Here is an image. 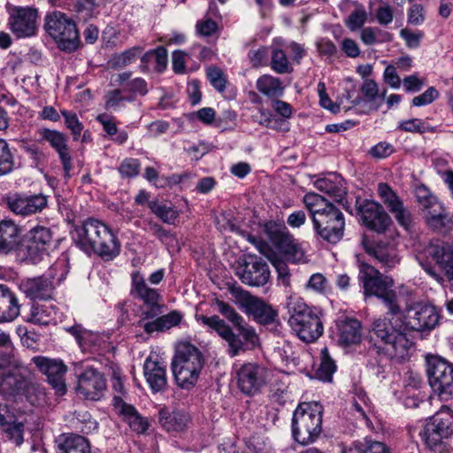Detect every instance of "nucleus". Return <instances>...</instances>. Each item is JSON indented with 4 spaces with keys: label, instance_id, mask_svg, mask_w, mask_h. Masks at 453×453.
Instances as JSON below:
<instances>
[{
    "label": "nucleus",
    "instance_id": "nucleus-31",
    "mask_svg": "<svg viewBox=\"0 0 453 453\" xmlns=\"http://www.w3.org/2000/svg\"><path fill=\"white\" fill-rule=\"evenodd\" d=\"M189 415L183 411H170L168 408H162L158 411V422L163 429L168 433L182 432L188 425Z\"/></svg>",
    "mask_w": 453,
    "mask_h": 453
},
{
    "label": "nucleus",
    "instance_id": "nucleus-27",
    "mask_svg": "<svg viewBox=\"0 0 453 453\" xmlns=\"http://www.w3.org/2000/svg\"><path fill=\"white\" fill-rule=\"evenodd\" d=\"M41 138L50 143V145L58 152L65 176H69L73 168L72 157L67 146L66 136L58 131L49 128H43L39 131Z\"/></svg>",
    "mask_w": 453,
    "mask_h": 453
},
{
    "label": "nucleus",
    "instance_id": "nucleus-48",
    "mask_svg": "<svg viewBox=\"0 0 453 453\" xmlns=\"http://www.w3.org/2000/svg\"><path fill=\"white\" fill-rule=\"evenodd\" d=\"M317 189L329 195L336 202H342L345 196V191L340 185V182L333 181L329 179H319L314 183Z\"/></svg>",
    "mask_w": 453,
    "mask_h": 453
},
{
    "label": "nucleus",
    "instance_id": "nucleus-14",
    "mask_svg": "<svg viewBox=\"0 0 453 453\" xmlns=\"http://www.w3.org/2000/svg\"><path fill=\"white\" fill-rule=\"evenodd\" d=\"M130 295L142 303L140 319H154L162 313L164 304L160 290L150 287L139 271L131 273Z\"/></svg>",
    "mask_w": 453,
    "mask_h": 453
},
{
    "label": "nucleus",
    "instance_id": "nucleus-60",
    "mask_svg": "<svg viewBox=\"0 0 453 453\" xmlns=\"http://www.w3.org/2000/svg\"><path fill=\"white\" fill-rule=\"evenodd\" d=\"M397 129L408 133L423 134L427 131L426 123L421 119H410L398 123Z\"/></svg>",
    "mask_w": 453,
    "mask_h": 453
},
{
    "label": "nucleus",
    "instance_id": "nucleus-54",
    "mask_svg": "<svg viewBox=\"0 0 453 453\" xmlns=\"http://www.w3.org/2000/svg\"><path fill=\"white\" fill-rule=\"evenodd\" d=\"M14 168V159L8 143L0 139V176L11 173Z\"/></svg>",
    "mask_w": 453,
    "mask_h": 453
},
{
    "label": "nucleus",
    "instance_id": "nucleus-50",
    "mask_svg": "<svg viewBox=\"0 0 453 453\" xmlns=\"http://www.w3.org/2000/svg\"><path fill=\"white\" fill-rule=\"evenodd\" d=\"M142 49L139 46L132 47L125 51L113 56L111 65L115 69L123 68L134 63L137 57L142 53Z\"/></svg>",
    "mask_w": 453,
    "mask_h": 453
},
{
    "label": "nucleus",
    "instance_id": "nucleus-3",
    "mask_svg": "<svg viewBox=\"0 0 453 453\" xmlns=\"http://www.w3.org/2000/svg\"><path fill=\"white\" fill-rule=\"evenodd\" d=\"M303 201L316 235L329 243L339 242L343 237L345 229V219L342 211L316 193H307Z\"/></svg>",
    "mask_w": 453,
    "mask_h": 453
},
{
    "label": "nucleus",
    "instance_id": "nucleus-24",
    "mask_svg": "<svg viewBox=\"0 0 453 453\" xmlns=\"http://www.w3.org/2000/svg\"><path fill=\"white\" fill-rule=\"evenodd\" d=\"M7 204L12 212L26 217L42 212L48 206V196L43 194L16 195L8 198Z\"/></svg>",
    "mask_w": 453,
    "mask_h": 453
},
{
    "label": "nucleus",
    "instance_id": "nucleus-57",
    "mask_svg": "<svg viewBox=\"0 0 453 453\" xmlns=\"http://www.w3.org/2000/svg\"><path fill=\"white\" fill-rule=\"evenodd\" d=\"M9 440L13 441L16 445L19 446L23 443L24 438V424L21 421H12L11 426H4L2 427Z\"/></svg>",
    "mask_w": 453,
    "mask_h": 453
},
{
    "label": "nucleus",
    "instance_id": "nucleus-59",
    "mask_svg": "<svg viewBox=\"0 0 453 453\" xmlns=\"http://www.w3.org/2000/svg\"><path fill=\"white\" fill-rule=\"evenodd\" d=\"M273 265L275 267L278 273V283L286 288L290 286V273L286 262L274 257L271 258Z\"/></svg>",
    "mask_w": 453,
    "mask_h": 453
},
{
    "label": "nucleus",
    "instance_id": "nucleus-13",
    "mask_svg": "<svg viewBox=\"0 0 453 453\" xmlns=\"http://www.w3.org/2000/svg\"><path fill=\"white\" fill-rule=\"evenodd\" d=\"M261 227L270 242L288 260L294 263L303 261L304 250L289 233L284 221L268 220L262 224Z\"/></svg>",
    "mask_w": 453,
    "mask_h": 453
},
{
    "label": "nucleus",
    "instance_id": "nucleus-46",
    "mask_svg": "<svg viewBox=\"0 0 453 453\" xmlns=\"http://www.w3.org/2000/svg\"><path fill=\"white\" fill-rule=\"evenodd\" d=\"M69 272L67 257L62 255L55 263L49 268L47 273L42 276H46L52 280L54 286L61 283L66 277Z\"/></svg>",
    "mask_w": 453,
    "mask_h": 453
},
{
    "label": "nucleus",
    "instance_id": "nucleus-20",
    "mask_svg": "<svg viewBox=\"0 0 453 453\" xmlns=\"http://www.w3.org/2000/svg\"><path fill=\"white\" fill-rule=\"evenodd\" d=\"M240 305L244 312L258 324L267 326L278 320L279 313L271 304L262 298L243 291L239 298Z\"/></svg>",
    "mask_w": 453,
    "mask_h": 453
},
{
    "label": "nucleus",
    "instance_id": "nucleus-47",
    "mask_svg": "<svg viewBox=\"0 0 453 453\" xmlns=\"http://www.w3.org/2000/svg\"><path fill=\"white\" fill-rule=\"evenodd\" d=\"M149 207L163 222L167 224H173L179 216L178 211L166 203L150 201Z\"/></svg>",
    "mask_w": 453,
    "mask_h": 453
},
{
    "label": "nucleus",
    "instance_id": "nucleus-53",
    "mask_svg": "<svg viewBox=\"0 0 453 453\" xmlns=\"http://www.w3.org/2000/svg\"><path fill=\"white\" fill-rule=\"evenodd\" d=\"M75 428L83 434H89L97 429V422L92 418L90 413L87 411H80L75 412Z\"/></svg>",
    "mask_w": 453,
    "mask_h": 453
},
{
    "label": "nucleus",
    "instance_id": "nucleus-49",
    "mask_svg": "<svg viewBox=\"0 0 453 453\" xmlns=\"http://www.w3.org/2000/svg\"><path fill=\"white\" fill-rule=\"evenodd\" d=\"M321 363L316 372L319 380L322 381H331L333 374L335 372L336 365L334 360L329 357L326 349L321 352Z\"/></svg>",
    "mask_w": 453,
    "mask_h": 453
},
{
    "label": "nucleus",
    "instance_id": "nucleus-8",
    "mask_svg": "<svg viewBox=\"0 0 453 453\" xmlns=\"http://www.w3.org/2000/svg\"><path fill=\"white\" fill-rule=\"evenodd\" d=\"M202 352L188 342H180L172 361V370L177 385L188 389L195 386L203 367Z\"/></svg>",
    "mask_w": 453,
    "mask_h": 453
},
{
    "label": "nucleus",
    "instance_id": "nucleus-35",
    "mask_svg": "<svg viewBox=\"0 0 453 453\" xmlns=\"http://www.w3.org/2000/svg\"><path fill=\"white\" fill-rule=\"evenodd\" d=\"M19 314V304L15 294L4 284H0V322L14 320Z\"/></svg>",
    "mask_w": 453,
    "mask_h": 453
},
{
    "label": "nucleus",
    "instance_id": "nucleus-33",
    "mask_svg": "<svg viewBox=\"0 0 453 453\" xmlns=\"http://www.w3.org/2000/svg\"><path fill=\"white\" fill-rule=\"evenodd\" d=\"M365 250L380 264L381 267L391 269L400 261L394 245L383 242L371 243L365 246Z\"/></svg>",
    "mask_w": 453,
    "mask_h": 453
},
{
    "label": "nucleus",
    "instance_id": "nucleus-37",
    "mask_svg": "<svg viewBox=\"0 0 453 453\" xmlns=\"http://www.w3.org/2000/svg\"><path fill=\"white\" fill-rule=\"evenodd\" d=\"M339 342L344 346L357 344L361 340V324L357 319L346 318L337 323Z\"/></svg>",
    "mask_w": 453,
    "mask_h": 453
},
{
    "label": "nucleus",
    "instance_id": "nucleus-38",
    "mask_svg": "<svg viewBox=\"0 0 453 453\" xmlns=\"http://www.w3.org/2000/svg\"><path fill=\"white\" fill-rule=\"evenodd\" d=\"M360 91L364 101L369 104L370 109L373 111H377L380 107L387 94L386 88L380 92L378 83L372 79H366L363 82Z\"/></svg>",
    "mask_w": 453,
    "mask_h": 453
},
{
    "label": "nucleus",
    "instance_id": "nucleus-17",
    "mask_svg": "<svg viewBox=\"0 0 453 453\" xmlns=\"http://www.w3.org/2000/svg\"><path fill=\"white\" fill-rule=\"evenodd\" d=\"M268 370L263 365L248 362L235 370L238 388L247 395H255L266 385Z\"/></svg>",
    "mask_w": 453,
    "mask_h": 453
},
{
    "label": "nucleus",
    "instance_id": "nucleus-34",
    "mask_svg": "<svg viewBox=\"0 0 453 453\" xmlns=\"http://www.w3.org/2000/svg\"><path fill=\"white\" fill-rule=\"evenodd\" d=\"M58 453H91L87 438L76 434H63L56 441Z\"/></svg>",
    "mask_w": 453,
    "mask_h": 453
},
{
    "label": "nucleus",
    "instance_id": "nucleus-32",
    "mask_svg": "<svg viewBox=\"0 0 453 453\" xmlns=\"http://www.w3.org/2000/svg\"><path fill=\"white\" fill-rule=\"evenodd\" d=\"M20 227L12 219L0 221V253L7 254L20 246Z\"/></svg>",
    "mask_w": 453,
    "mask_h": 453
},
{
    "label": "nucleus",
    "instance_id": "nucleus-40",
    "mask_svg": "<svg viewBox=\"0 0 453 453\" xmlns=\"http://www.w3.org/2000/svg\"><path fill=\"white\" fill-rule=\"evenodd\" d=\"M120 412L134 432L144 434L148 430L150 426L148 419L140 415L134 406L123 403Z\"/></svg>",
    "mask_w": 453,
    "mask_h": 453
},
{
    "label": "nucleus",
    "instance_id": "nucleus-45",
    "mask_svg": "<svg viewBox=\"0 0 453 453\" xmlns=\"http://www.w3.org/2000/svg\"><path fill=\"white\" fill-rule=\"evenodd\" d=\"M122 88L110 90L104 96L105 109L111 111H119L125 108L126 103H132L133 97L124 95Z\"/></svg>",
    "mask_w": 453,
    "mask_h": 453
},
{
    "label": "nucleus",
    "instance_id": "nucleus-39",
    "mask_svg": "<svg viewBox=\"0 0 453 453\" xmlns=\"http://www.w3.org/2000/svg\"><path fill=\"white\" fill-rule=\"evenodd\" d=\"M65 332L73 335L83 351H90L99 340V336L84 328L81 324L65 327Z\"/></svg>",
    "mask_w": 453,
    "mask_h": 453
},
{
    "label": "nucleus",
    "instance_id": "nucleus-26",
    "mask_svg": "<svg viewBox=\"0 0 453 453\" xmlns=\"http://www.w3.org/2000/svg\"><path fill=\"white\" fill-rule=\"evenodd\" d=\"M421 192L422 190L418 191V199L423 208L426 223L434 229L441 230L449 222L444 207L435 196L427 194L422 196ZM423 192L426 193V190Z\"/></svg>",
    "mask_w": 453,
    "mask_h": 453
},
{
    "label": "nucleus",
    "instance_id": "nucleus-12",
    "mask_svg": "<svg viewBox=\"0 0 453 453\" xmlns=\"http://www.w3.org/2000/svg\"><path fill=\"white\" fill-rule=\"evenodd\" d=\"M52 243V230L50 227L37 225L25 234L23 242L18 249V256L23 261L36 265L49 254Z\"/></svg>",
    "mask_w": 453,
    "mask_h": 453
},
{
    "label": "nucleus",
    "instance_id": "nucleus-28",
    "mask_svg": "<svg viewBox=\"0 0 453 453\" xmlns=\"http://www.w3.org/2000/svg\"><path fill=\"white\" fill-rule=\"evenodd\" d=\"M19 289L31 300H50L54 295V284L46 276L26 279L19 284Z\"/></svg>",
    "mask_w": 453,
    "mask_h": 453
},
{
    "label": "nucleus",
    "instance_id": "nucleus-64",
    "mask_svg": "<svg viewBox=\"0 0 453 453\" xmlns=\"http://www.w3.org/2000/svg\"><path fill=\"white\" fill-rule=\"evenodd\" d=\"M218 29V24L211 19H204L196 21V31L199 36L209 37Z\"/></svg>",
    "mask_w": 453,
    "mask_h": 453
},
{
    "label": "nucleus",
    "instance_id": "nucleus-30",
    "mask_svg": "<svg viewBox=\"0 0 453 453\" xmlns=\"http://www.w3.org/2000/svg\"><path fill=\"white\" fill-rule=\"evenodd\" d=\"M151 321L145 322L146 319H140L137 325L142 327L148 334L156 332H165L174 326H177L183 319V314L179 311H172L162 316H157Z\"/></svg>",
    "mask_w": 453,
    "mask_h": 453
},
{
    "label": "nucleus",
    "instance_id": "nucleus-5",
    "mask_svg": "<svg viewBox=\"0 0 453 453\" xmlns=\"http://www.w3.org/2000/svg\"><path fill=\"white\" fill-rule=\"evenodd\" d=\"M0 394L4 396L24 395L32 405L45 401L43 388L23 375L15 367L10 353L0 356Z\"/></svg>",
    "mask_w": 453,
    "mask_h": 453
},
{
    "label": "nucleus",
    "instance_id": "nucleus-42",
    "mask_svg": "<svg viewBox=\"0 0 453 453\" xmlns=\"http://www.w3.org/2000/svg\"><path fill=\"white\" fill-rule=\"evenodd\" d=\"M56 308L52 304L34 305L31 310L29 321L41 326L56 323Z\"/></svg>",
    "mask_w": 453,
    "mask_h": 453
},
{
    "label": "nucleus",
    "instance_id": "nucleus-21",
    "mask_svg": "<svg viewBox=\"0 0 453 453\" xmlns=\"http://www.w3.org/2000/svg\"><path fill=\"white\" fill-rule=\"evenodd\" d=\"M33 361L40 372L46 375L49 384L55 389L56 394L60 395L65 394L66 385L65 376L67 372V367L63 361L45 357H34Z\"/></svg>",
    "mask_w": 453,
    "mask_h": 453
},
{
    "label": "nucleus",
    "instance_id": "nucleus-15",
    "mask_svg": "<svg viewBox=\"0 0 453 453\" xmlns=\"http://www.w3.org/2000/svg\"><path fill=\"white\" fill-rule=\"evenodd\" d=\"M426 373L433 390L443 400L453 396V364L439 356L426 357Z\"/></svg>",
    "mask_w": 453,
    "mask_h": 453
},
{
    "label": "nucleus",
    "instance_id": "nucleus-18",
    "mask_svg": "<svg viewBox=\"0 0 453 453\" xmlns=\"http://www.w3.org/2000/svg\"><path fill=\"white\" fill-rule=\"evenodd\" d=\"M235 274L243 284L251 287L264 286L270 279L268 265L256 256L245 257L236 267Z\"/></svg>",
    "mask_w": 453,
    "mask_h": 453
},
{
    "label": "nucleus",
    "instance_id": "nucleus-55",
    "mask_svg": "<svg viewBox=\"0 0 453 453\" xmlns=\"http://www.w3.org/2000/svg\"><path fill=\"white\" fill-rule=\"evenodd\" d=\"M61 114L65 119V124L73 134V141H78L81 138V132L84 128L83 124L79 120L75 112L61 110Z\"/></svg>",
    "mask_w": 453,
    "mask_h": 453
},
{
    "label": "nucleus",
    "instance_id": "nucleus-51",
    "mask_svg": "<svg viewBox=\"0 0 453 453\" xmlns=\"http://www.w3.org/2000/svg\"><path fill=\"white\" fill-rule=\"evenodd\" d=\"M206 77L210 84L219 93L225 91L228 83L226 73L216 65L206 68Z\"/></svg>",
    "mask_w": 453,
    "mask_h": 453
},
{
    "label": "nucleus",
    "instance_id": "nucleus-52",
    "mask_svg": "<svg viewBox=\"0 0 453 453\" xmlns=\"http://www.w3.org/2000/svg\"><path fill=\"white\" fill-rule=\"evenodd\" d=\"M271 68L277 73H289L292 71L286 53L280 49H273L271 55Z\"/></svg>",
    "mask_w": 453,
    "mask_h": 453
},
{
    "label": "nucleus",
    "instance_id": "nucleus-41",
    "mask_svg": "<svg viewBox=\"0 0 453 453\" xmlns=\"http://www.w3.org/2000/svg\"><path fill=\"white\" fill-rule=\"evenodd\" d=\"M257 88L260 93L273 99L281 96L284 91L280 80L269 74L257 79Z\"/></svg>",
    "mask_w": 453,
    "mask_h": 453
},
{
    "label": "nucleus",
    "instance_id": "nucleus-10",
    "mask_svg": "<svg viewBox=\"0 0 453 453\" xmlns=\"http://www.w3.org/2000/svg\"><path fill=\"white\" fill-rule=\"evenodd\" d=\"M43 27L61 50L73 52L80 47L81 40L76 22L67 14L59 11L47 13Z\"/></svg>",
    "mask_w": 453,
    "mask_h": 453
},
{
    "label": "nucleus",
    "instance_id": "nucleus-23",
    "mask_svg": "<svg viewBox=\"0 0 453 453\" xmlns=\"http://www.w3.org/2000/svg\"><path fill=\"white\" fill-rule=\"evenodd\" d=\"M377 193L388 211L395 216L396 221L404 228L411 224V214L404 207L402 200L388 183L378 185Z\"/></svg>",
    "mask_w": 453,
    "mask_h": 453
},
{
    "label": "nucleus",
    "instance_id": "nucleus-29",
    "mask_svg": "<svg viewBox=\"0 0 453 453\" xmlns=\"http://www.w3.org/2000/svg\"><path fill=\"white\" fill-rule=\"evenodd\" d=\"M143 373L153 394L163 393L167 389L166 365L147 358L143 365Z\"/></svg>",
    "mask_w": 453,
    "mask_h": 453
},
{
    "label": "nucleus",
    "instance_id": "nucleus-22",
    "mask_svg": "<svg viewBox=\"0 0 453 453\" xmlns=\"http://www.w3.org/2000/svg\"><path fill=\"white\" fill-rule=\"evenodd\" d=\"M77 390L85 399L98 401L106 390V380L102 372L89 367L79 375Z\"/></svg>",
    "mask_w": 453,
    "mask_h": 453
},
{
    "label": "nucleus",
    "instance_id": "nucleus-63",
    "mask_svg": "<svg viewBox=\"0 0 453 453\" xmlns=\"http://www.w3.org/2000/svg\"><path fill=\"white\" fill-rule=\"evenodd\" d=\"M307 288L317 293L324 294L330 289V285L329 281L322 273H313L310 277L307 283Z\"/></svg>",
    "mask_w": 453,
    "mask_h": 453
},
{
    "label": "nucleus",
    "instance_id": "nucleus-2",
    "mask_svg": "<svg viewBox=\"0 0 453 453\" xmlns=\"http://www.w3.org/2000/svg\"><path fill=\"white\" fill-rule=\"evenodd\" d=\"M215 304L219 312L234 325L236 332L217 315L196 316V320L214 330L225 341L230 357L258 345L259 337L255 328L247 324L232 305L219 299L215 300Z\"/></svg>",
    "mask_w": 453,
    "mask_h": 453
},
{
    "label": "nucleus",
    "instance_id": "nucleus-6",
    "mask_svg": "<svg viewBox=\"0 0 453 453\" xmlns=\"http://www.w3.org/2000/svg\"><path fill=\"white\" fill-rule=\"evenodd\" d=\"M287 308L288 324L300 340L313 342L323 334L322 312L318 308L309 306L299 297H289Z\"/></svg>",
    "mask_w": 453,
    "mask_h": 453
},
{
    "label": "nucleus",
    "instance_id": "nucleus-19",
    "mask_svg": "<svg viewBox=\"0 0 453 453\" xmlns=\"http://www.w3.org/2000/svg\"><path fill=\"white\" fill-rule=\"evenodd\" d=\"M38 11L32 7H14L9 12L8 27L18 38L35 35L38 30Z\"/></svg>",
    "mask_w": 453,
    "mask_h": 453
},
{
    "label": "nucleus",
    "instance_id": "nucleus-36",
    "mask_svg": "<svg viewBox=\"0 0 453 453\" xmlns=\"http://www.w3.org/2000/svg\"><path fill=\"white\" fill-rule=\"evenodd\" d=\"M131 75V72L119 73L117 76V82L122 87L121 88L127 96H132L133 102H134L137 96H146L149 92V88L148 83L144 79L141 77L130 79Z\"/></svg>",
    "mask_w": 453,
    "mask_h": 453
},
{
    "label": "nucleus",
    "instance_id": "nucleus-4",
    "mask_svg": "<svg viewBox=\"0 0 453 453\" xmlns=\"http://www.w3.org/2000/svg\"><path fill=\"white\" fill-rule=\"evenodd\" d=\"M76 245L84 252H94L105 261H110L120 253V243L113 231L104 222L88 219L75 228Z\"/></svg>",
    "mask_w": 453,
    "mask_h": 453
},
{
    "label": "nucleus",
    "instance_id": "nucleus-11",
    "mask_svg": "<svg viewBox=\"0 0 453 453\" xmlns=\"http://www.w3.org/2000/svg\"><path fill=\"white\" fill-rule=\"evenodd\" d=\"M453 434V414L449 408L442 407L434 415L426 419L420 432L426 446L434 453H442L445 440Z\"/></svg>",
    "mask_w": 453,
    "mask_h": 453
},
{
    "label": "nucleus",
    "instance_id": "nucleus-9",
    "mask_svg": "<svg viewBox=\"0 0 453 453\" xmlns=\"http://www.w3.org/2000/svg\"><path fill=\"white\" fill-rule=\"evenodd\" d=\"M322 406L316 403H302L293 413L292 435L302 445L313 443L322 431Z\"/></svg>",
    "mask_w": 453,
    "mask_h": 453
},
{
    "label": "nucleus",
    "instance_id": "nucleus-44",
    "mask_svg": "<svg viewBox=\"0 0 453 453\" xmlns=\"http://www.w3.org/2000/svg\"><path fill=\"white\" fill-rule=\"evenodd\" d=\"M360 40L364 44L371 46L391 42L392 35L379 27H367L362 28L360 32Z\"/></svg>",
    "mask_w": 453,
    "mask_h": 453
},
{
    "label": "nucleus",
    "instance_id": "nucleus-25",
    "mask_svg": "<svg viewBox=\"0 0 453 453\" xmlns=\"http://www.w3.org/2000/svg\"><path fill=\"white\" fill-rule=\"evenodd\" d=\"M424 253L425 256L431 257L436 262L453 286V243H445L440 241L431 242L424 249Z\"/></svg>",
    "mask_w": 453,
    "mask_h": 453
},
{
    "label": "nucleus",
    "instance_id": "nucleus-56",
    "mask_svg": "<svg viewBox=\"0 0 453 453\" xmlns=\"http://www.w3.org/2000/svg\"><path fill=\"white\" fill-rule=\"evenodd\" d=\"M140 168L139 159L127 157L120 163L118 171L122 178H134L139 174Z\"/></svg>",
    "mask_w": 453,
    "mask_h": 453
},
{
    "label": "nucleus",
    "instance_id": "nucleus-1",
    "mask_svg": "<svg viewBox=\"0 0 453 453\" xmlns=\"http://www.w3.org/2000/svg\"><path fill=\"white\" fill-rule=\"evenodd\" d=\"M397 310L395 313L373 320L370 340L378 354L389 359L403 360L412 346L410 334L434 329L438 325L440 314L434 306L426 303H415L404 311L398 305Z\"/></svg>",
    "mask_w": 453,
    "mask_h": 453
},
{
    "label": "nucleus",
    "instance_id": "nucleus-43",
    "mask_svg": "<svg viewBox=\"0 0 453 453\" xmlns=\"http://www.w3.org/2000/svg\"><path fill=\"white\" fill-rule=\"evenodd\" d=\"M342 453H390V451L385 443L365 438L363 441H355Z\"/></svg>",
    "mask_w": 453,
    "mask_h": 453
},
{
    "label": "nucleus",
    "instance_id": "nucleus-58",
    "mask_svg": "<svg viewBox=\"0 0 453 453\" xmlns=\"http://www.w3.org/2000/svg\"><path fill=\"white\" fill-rule=\"evenodd\" d=\"M153 235L156 236L168 249L175 248L178 244L176 237L169 231L163 228L158 224H153L150 227Z\"/></svg>",
    "mask_w": 453,
    "mask_h": 453
},
{
    "label": "nucleus",
    "instance_id": "nucleus-16",
    "mask_svg": "<svg viewBox=\"0 0 453 453\" xmlns=\"http://www.w3.org/2000/svg\"><path fill=\"white\" fill-rule=\"evenodd\" d=\"M356 207L359 220L367 229L384 234L390 226L392 219L380 203L369 199H357Z\"/></svg>",
    "mask_w": 453,
    "mask_h": 453
},
{
    "label": "nucleus",
    "instance_id": "nucleus-61",
    "mask_svg": "<svg viewBox=\"0 0 453 453\" xmlns=\"http://www.w3.org/2000/svg\"><path fill=\"white\" fill-rule=\"evenodd\" d=\"M394 152L395 148L391 143L388 142H380L369 150L368 154L372 158L380 160L388 157Z\"/></svg>",
    "mask_w": 453,
    "mask_h": 453
},
{
    "label": "nucleus",
    "instance_id": "nucleus-62",
    "mask_svg": "<svg viewBox=\"0 0 453 453\" xmlns=\"http://www.w3.org/2000/svg\"><path fill=\"white\" fill-rule=\"evenodd\" d=\"M366 19L367 14L365 11L363 9H357L349 15L346 19V26L350 31L354 32L362 28L364 24L366 22Z\"/></svg>",
    "mask_w": 453,
    "mask_h": 453
},
{
    "label": "nucleus",
    "instance_id": "nucleus-7",
    "mask_svg": "<svg viewBox=\"0 0 453 453\" xmlns=\"http://www.w3.org/2000/svg\"><path fill=\"white\" fill-rule=\"evenodd\" d=\"M358 281L363 288L365 297L376 296L381 299L386 305L388 311L385 316H389L391 312H396L398 303L396 294L392 289L394 280L388 276H384L375 267L368 263L358 261Z\"/></svg>",
    "mask_w": 453,
    "mask_h": 453
}]
</instances>
